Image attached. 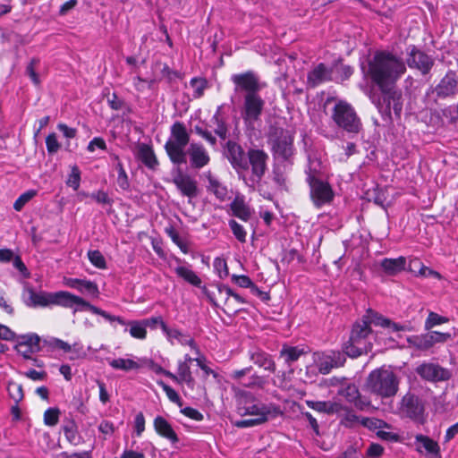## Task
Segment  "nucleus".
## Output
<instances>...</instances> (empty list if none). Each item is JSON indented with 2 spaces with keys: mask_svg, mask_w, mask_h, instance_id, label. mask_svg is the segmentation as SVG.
Listing matches in <instances>:
<instances>
[{
  "mask_svg": "<svg viewBox=\"0 0 458 458\" xmlns=\"http://www.w3.org/2000/svg\"><path fill=\"white\" fill-rule=\"evenodd\" d=\"M63 430L66 440L72 445H79L82 443V437L78 431V427L73 420L65 421Z\"/></svg>",
  "mask_w": 458,
  "mask_h": 458,
  "instance_id": "32",
  "label": "nucleus"
},
{
  "mask_svg": "<svg viewBox=\"0 0 458 458\" xmlns=\"http://www.w3.org/2000/svg\"><path fill=\"white\" fill-rule=\"evenodd\" d=\"M231 81L234 85V91L245 94L259 93L265 86L259 77L253 71L233 74Z\"/></svg>",
  "mask_w": 458,
  "mask_h": 458,
  "instance_id": "10",
  "label": "nucleus"
},
{
  "mask_svg": "<svg viewBox=\"0 0 458 458\" xmlns=\"http://www.w3.org/2000/svg\"><path fill=\"white\" fill-rule=\"evenodd\" d=\"M173 182L180 191L182 195L190 199L195 198L198 195L197 182L192 179L189 174H183L181 170L174 176Z\"/></svg>",
  "mask_w": 458,
  "mask_h": 458,
  "instance_id": "18",
  "label": "nucleus"
},
{
  "mask_svg": "<svg viewBox=\"0 0 458 458\" xmlns=\"http://www.w3.org/2000/svg\"><path fill=\"white\" fill-rule=\"evenodd\" d=\"M229 226L233 235L240 242H246L247 233L242 225L232 219L229 221Z\"/></svg>",
  "mask_w": 458,
  "mask_h": 458,
  "instance_id": "50",
  "label": "nucleus"
},
{
  "mask_svg": "<svg viewBox=\"0 0 458 458\" xmlns=\"http://www.w3.org/2000/svg\"><path fill=\"white\" fill-rule=\"evenodd\" d=\"M450 339V333H441L431 329V345L437 343H445Z\"/></svg>",
  "mask_w": 458,
  "mask_h": 458,
  "instance_id": "63",
  "label": "nucleus"
},
{
  "mask_svg": "<svg viewBox=\"0 0 458 458\" xmlns=\"http://www.w3.org/2000/svg\"><path fill=\"white\" fill-rule=\"evenodd\" d=\"M53 297L54 293L35 292L31 287H26L22 293L23 301L30 308L51 306Z\"/></svg>",
  "mask_w": 458,
  "mask_h": 458,
  "instance_id": "17",
  "label": "nucleus"
},
{
  "mask_svg": "<svg viewBox=\"0 0 458 458\" xmlns=\"http://www.w3.org/2000/svg\"><path fill=\"white\" fill-rule=\"evenodd\" d=\"M407 64L411 68H416L420 71L423 74L428 73L429 70V58L428 56L412 47L409 53Z\"/></svg>",
  "mask_w": 458,
  "mask_h": 458,
  "instance_id": "26",
  "label": "nucleus"
},
{
  "mask_svg": "<svg viewBox=\"0 0 458 458\" xmlns=\"http://www.w3.org/2000/svg\"><path fill=\"white\" fill-rule=\"evenodd\" d=\"M163 332L166 335L170 342L175 339L182 345H190L192 348L196 347L192 338L177 329L169 328L166 325H163Z\"/></svg>",
  "mask_w": 458,
  "mask_h": 458,
  "instance_id": "34",
  "label": "nucleus"
},
{
  "mask_svg": "<svg viewBox=\"0 0 458 458\" xmlns=\"http://www.w3.org/2000/svg\"><path fill=\"white\" fill-rule=\"evenodd\" d=\"M233 215L242 221H248L251 216L250 208L243 198L236 197L230 204Z\"/></svg>",
  "mask_w": 458,
  "mask_h": 458,
  "instance_id": "31",
  "label": "nucleus"
},
{
  "mask_svg": "<svg viewBox=\"0 0 458 458\" xmlns=\"http://www.w3.org/2000/svg\"><path fill=\"white\" fill-rule=\"evenodd\" d=\"M88 257L90 263L98 268L104 269L106 267V263L104 256L99 250H89Z\"/></svg>",
  "mask_w": 458,
  "mask_h": 458,
  "instance_id": "49",
  "label": "nucleus"
},
{
  "mask_svg": "<svg viewBox=\"0 0 458 458\" xmlns=\"http://www.w3.org/2000/svg\"><path fill=\"white\" fill-rule=\"evenodd\" d=\"M366 386L371 393L382 398H389L396 394L399 380L393 370L382 367L369 373Z\"/></svg>",
  "mask_w": 458,
  "mask_h": 458,
  "instance_id": "3",
  "label": "nucleus"
},
{
  "mask_svg": "<svg viewBox=\"0 0 458 458\" xmlns=\"http://www.w3.org/2000/svg\"><path fill=\"white\" fill-rule=\"evenodd\" d=\"M203 177L208 181L207 191L215 195L220 201H225L228 195L227 187L211 171L204 173Z\"/></svg>",
  "mask_w": 458,
  "mask_h": 458,
  "instance_id": "22",
  "label": "nucleus"
},
{
  "mask_svg": "<svg viewBox=\"0 0 458 458\" xmlns=\"http://www.w3.org/2000/svg\"><path fill=\"white\" fill-rule=\"evenodd\" d=\"M409 267L411 273L416 276H426L428 267L422 264L419 259H413L410 261Z\"/></svg>",
  "mask_w": 458,
  "mask_h": 458,
  "instance_id": "56",
  "label": "nucleus"
},
{
  "mask_svg": "<svg viewBox=\"0 0 458 458\" xmlns=\"http://www.w3.org/2000/svg\"><path fill=\"white\" fill-rule=\"evenodd\" d=\"M108 364L114 369L123 370L125 372L140 368V363L131 359L118 358L108 360Z\"/></svg>",
  "mask_w": 458,
  "mask_h": 458,
  "instance_id": "37",
  "label": "nucleus"
},
{
  "mask_svg": "<svg viewBox=\"0 0 458 458\" xmlns=\"http://www.w3.org/2000/svg\"><path fill=\"white\" fill-rule=\"evenodd\" d=\"M220 108L218 107L216 114L212 116L210 122L214 126V132L221 139L227 138L228 128L225 122L220 117Z\"/></svg>",
  "mask_w": 458,
  "mask_h": 458,
  "instance_id": "38",
  "label": "nucleus"
},
{
  "mask_svg": "<svg viewBox=\"0 0 458 458\" xmlns=\"http://www.w3.org/2000/svg\"><path fill=\"white\" fill-rule=\"evenodd\" d=\"M303 354V349H301L298 346L284 345L280 351V358L284 359V362L288 366H291L293 362L297 361Z\"/></svg>",
  "mask_w": 458,
  "mask_h": 458,
  "instance_id": "35",
  "label": "nucleus"
},
{
  "mask_svg": "<svg viewBox=\"0 0 458 458\" xmlns=\"http://www.w3.org/2000/svg\"><path fill=\"white\" fill-rule=\"evenodd\" d=\"M60 410L58 408H49L44 412V423L47 426L54 427L59 421Z\"/></svg>",
  "mask_w": 458,
  "mask_h": 458,
  "instance_id": "47",
  "label": "nucleus"
},
{
  "mask_svg": "<svg viewBox=\"0 0 458 458\" xmlns=\"http://www.w3.org/2000/svg\"><path fill=\"white\" fill-rule=\"evenodd\" d=\"M339 394L360 410H364L369 405V403L360 396L359 389L354 384H348L339 391Z\"/></svg>",
  "mask_w": 458,
  "mask_h": 458,
  "instance_id": "24",
  "label": "nucleus"
},
{
  "mask_svg": "<svg viewBox=\"0 0 458 458\" xmlns=\"http://www.w3.org/2000/svg\"><path fill=\"white\" fill-rule=\"evenodd\" d=\"M38 59L33 58L26 68V74L30 78L35 85H39L40 83L39 76L36 72V66L38 64Z\"/></svg>",
  "mask_w": 458,
  "mask_h": 458,
  "instance_id": "53",
  "label": "nucleus"
},
{
  "mask_svg": "<svg viewBox=\"0 0 458 458\" xmlns=\"http://www.w3.org/2000/svg\"><path fill=\"white\" fill-rule=\"evenodd\" d=\"M232 281L235 283L237 285L242 288H250L254 293L261 294L262 292L253 284L250 278L247 276L242 275H233Z\"/></svg>",
  "mask_w": 458,
  "mask_h": 458,
  "instance_id": "42",
  "label": "nucleus"
},
{
  "mask_svg": "<svg viewBox=\"0 0 458 458\" xmlns=\"http://www.w3.org/2000/svg\"><path fill=\"white\" fill-rule=\"evenodd\" d=\"M123 325L130 326L129 333L133 338L143 340L147 336V329L140 320H131Z\"/></svg>",
  "mask_w": 458,
  "mask_h": 458,
  "instance_id": "39",
  "label": "nucleus"
},
{
  "mask_svg": "<svg viewBox=\"0 0 458 458\" xmlns=\"http://www.w3.org/2000/svg\"><path fill=\"white\" fill-rule=\"evenodd\" d=\"M306 174V182L310 186V197L313 205L317 208H320L331 204L335 198V192L330 183L322 180L315 169L309 168Z\"/></svg>",
  "mask_w": 458,
  "mask_h": 458,
  "instance_id": "6",
  "label": "nucleus"
},
{
  "mask_svg": "<svg viewBox=\"0 0 458 458\" xmlns=\"http://www.w3.org/2000/svg\"><path fill=\"white\" fill-rule=\"evenodd\" d=\"M451 377V372L438 365L431 364V381H445Z\"/></svg>",
  "mask_w": 458,
  "mask_h": 458,
  "instance_id": "43",
  "label": "nucleus"
},
{
  "mask_svg": "<svg viewBox=\"0 0 458 458\" xmlns=\"http://www.w3.org/2000/svg\"><path fill=\"white\" fill-rule=\"evenodd\" d=\"M265 421H266L265 417H258L255 419H248V420H242L237 421L236 426L238 428H249V427H253L256 425L262 424Z\"/></svg>",
  "mask_w": 458,
  "mask_h": 458,
  "instance_id": "62",
  "label": "nucleus"
},
{
  "mask_svg": "<svg viewBox=\"0 0 458 458\" xmlns=\"http://www.w3.org/2000/svg\"><path fill=\"white\" fill-rule=\"evenodd\" d=\"M380 326L393 332L404 330V327L383 318L372 310H368L360 320L357 321L352 329L349 341L344 345V352L351 358H357L372 350L375 334L370 325Z\"/></svg>",
  "mask_w": 458,
  "mask_h": 458,
  "instance_id": "1",
  "label": "nucleus"
},
{
  "mask_svg": "<svg viewBox=\"0 0 458 458\" xmlns=\"http://www.w3.org/2000/svg\"><path fill=\"white\" fill-rule=\"evenodd\" d=\"M332 69L326 66L324 64H318L308 73V84L311 87H316L325 81H331Z\"/></svg>",
  "mask_w": 458,
  "mask_h": 458,
  "instance_id": "23",
  "label": "nucleus"
},
{
  "mask_svg": "<svg viewBox=\"0 0 458 458\" xmlns=\"http://www.w3.org/2000/svg\"><path fill=\"white\" fill-rule=\"evenodd\" d=\"M214 268L221 279L225 278L229 275L227 263L225 259L216 258L214 260Z\"/></svg>",
  "mask_w": 458,
  "mask_h": 458,
  "instance_id": "55",
  "label": "nucleus"
},
{
  "mask_svg": "<svg viewBox=\"0 0 458 458\" xmlns=\"http://www.w3.org/2000/svg\"><path fill=\"white\" fill-rule=\"evenodd\" d=\"M335 124L349 133H359L362 123L351 104L339 100L334 106L331 115Z\"/></svg>",
  "mask_w": 458,
  "mask_h": 458,
  "instance_id": "8",
  "label": "nucleus"
},
{
  "mask_svg": "<svg viewBox=\"0 0 458 458\" xmlns=\"http://www.w3.org/2000/svg\"><path fill=\"white\" fill-rule=\"evenodd\" d=\"M114 158L116 161L115 169L117 170L118 173V176L116 179L117 184L122 190L126 191L130 188L128 175L119 157L117 156H114Z\"/></svg>",
  "mask_w": 458,
  "mask_h": 458,
  "instance_id": "41",
  "label": "nucleus"
},
{
  "mask_svg": "<svg viewBox=\"0 0 458 458\" xmlns=\"http://www.w3.org/2000/svg\"><path fill=\"white\" fill-rule=\"evenodd\" d=\"M7 390L11 398L15 402V403H18L23 399L24 394L22 386L21 384L16 382H9Z\"/></svg>",
  "mask_w": 458,
  "mask_h": 458,
  "instance_id": "45",
  "label": "nucleus"
},
{
  "mask_svg": "<svg viewBox=\"0 0 458 458\" xmlns=\"http://www.w3.org/2000/svg\"><path fill=\"white\" fill-rule=\"evenodd\" d=\"M416 445L420 452L429 453V437L423 435L416 436Z\"/></svg>",
  "mask_w": 458,
  "mask_h": 458,
  "instance_id": "60",
  "label": "nucleus"
},
{
  "mask_svg": "<svg viewBox=\"0 0 458 458\" xmlns=\"http://www.w3.org/2000/svg\"><path fill=\"white\" fill-rule=\"evenodd\" d=\"M137 157L149 169L154 170L158 165L154 150L148 144L141 143L138 146Z\"/></svg>",
  "mask_w": 458,
  "mask_h": 458,
  "instance_id": "29",
  "label": "nucleus"
},
{
  "mask_svg": "<svg viewBox=\"0 0 458 458\" xmlns=\"http://www.w3.org/2000/svg\"><path fill=\"white\" fill-rule=\"evenodd\" d=\"M457 89V81L454 73H447L436 87L435 91L438 97H449Z\"/></svg>",
  "mask_w": 458,
  "mask_h": 458,
  "instance_id": "28",
  "label": "nucleus"
},
{
  "mask_svg": "<svg viewBox=\"0 0 458 458\" xmlns=\"http://www.w3.org/2000/svg\"><path fill=\"white\" fill-rule=\"evenodd\" d=\"M35 191H28L22 193L13 203V208L16 211H21L22 208L36 195Z\"/></svg>",
  "mask_w": 458,
  "mask_h": 458,
  "instance_id": "52",
  "label": "nucleus"
},
{
  "mask_svg": "<svg viewBox=\"0 0 458 458\" xmlns=\"http://www.w3.org/2000/svg\"><path fill=\"white\" fill-rule=\"evenodd\" d=\"M178 377L181 383H186L188 386L193 387L195 380L191 375L190 365L186 362L178 363Z\"/></svg>",
  "mask_w": 458,
  "mask_h": 458,
  "instance_id": "40",
  "label": "nucleus"
},
{
  "mask_svg": "<svg viewBox=\"0 0 458 458\" xmlns=\"http://www.w3.org/2000/svg\"><path fill=\"white\" fill-rule=\"evenodd\" d=\"M274 155L284 160H287L293 153V136L289 131L276 129L270 138Z\"/></svg>",
  "mask_w": 458,
  "mask_h": 458,
  "instance_id": "11",
  "label": "nucleus"
},
{
  "mask_svg": "<svg viewBox=\"0 0 458 458\" xmlns=\"http://www.w3.org/2000/svg\"><path fill=\"white\" fill-rule=\"evenodd\" d=\"M71 353L70 359H82L85 358L87 353L83 349V346L80 344H74L72 345V351L69 352Z\"/></svg>",
  "mask_w": 458,
  "mask_h": 458,
  "instance_id": "64",
  "label": "nucleus"
},
{
  "mask_svg": "<svg viewBox=\"0 0 458 458\" xmlns=\"http://www.w3.org/2000/svg\"><path fill=\"white\" fill-rule=\"evenodd\" d=\"M174 272L179 277L182 278L187 283L197 287L200 286L201 279L191 268L183 266H178L174 268Z\"/></svg>",
  "mask_w": 458,
  "mask_h": 458,
  "instance_id": "36",
  "label": "nucleus"
},
{
  "mask_svg": "<svg viewBox=\"0 0 458 458\" xmlns=\"http://www.w3.org/2000/svg\"><path fill=\"white\" fill-rule=\"evenodd\" d=\"M243 386L246 387H259L262 388L265 385V379L258 375H252L248 382H241Z\"/></svg>",
  "mask_w": 458,
  "mask_h": 458,
  "instance_id": "61",
  "label": "nucleus"
},
{
  "mask_svg": "<svg viewBox=\"0 0 458 458\" xmlns=\"http://www.w3.org/2000/svg\"><path fill=\"white\" fill-rule=\"evenodd\" d=\"M218 292L221 295L225 296V308L224 312L230 315V314H236L241 310L236 308L233 301L230 300L232 297L236 302L240 304L247 303V301L239 295L238 293H234L229 286L221 284L218 285Z\"/></svg>",
  "mask_w": 458,
  "mask_h": 458,
  "instance_id": "20",
  "label": "nucleus"
},
{
  "mask_svg": "<svg viewBox=\"0 0 458 458\" xmlns=\"http://www.w3.org/2000/svg\"><path fill=\"white\" fill-rule=\"evenodd\" d=\"M165 233L184 254H187L189 252L187 243L181 239L179 233L175 231L174 227L170 226L165 228Z\"/></svg>",
  "mask_w": 458,
  "mask_h": 458,
  "instance_id": "44",
  "label": "nucleus"
},
{
  "mask_svg": "<svg viewBox=\"0 0 458 458\" xmlns=\"http://www.w3.org/2000/svg\"><path fill=\"white\" fill-rule=\"evenodd\" d=\"M268 155L262 149L259 148H250L247 151V162L248 170L250 168V175L247 178L242 174V178L245 181V183L255 188L258 185L267 169Z\"/></svg>",
  "mask_w": 458,
  "mask_h": 458,
  "instance_id": "9",
  "label": "nucleus"
},
{
  "mask_svg": "<svg viewBox=\"0 0 458 458\" xmlns=\"http://www.w3.org/2000/svg\"><path fill=\"white\" fill-rule=\"evenodd\" d=\"M157 384L162 387V389L165 392L168 399L173 402V403H180L181 402V399H180V396L179 394L176 393L175 390H174L171 386H169L168 385H166L165 382L163 381H158Z\"/></svg>",
  "mask_w": 458,
  "mask_h": 458,
  "instance_id": "58",
  "label": "nucleus"
},
{
  "mask_svg": "<svg viewBox=\"0 0 458 458\" xmlns=\"http://www.w3.org/2000/svg\"><path fill=\"white\" fill-rule=\"evenodd\" d=\"M186 152V157L190 158L191 168L199 170L210 162V157L206 148L199 142H191Z\"/></svg>",
  "mask_w": 458,
  "mask_h": 458,
  "instance_id": "16",
  "label": "nucleus"
},
{
  "mask_svg": "<svg viewBox=\"0 0 458 458\" xmlns=\"http://www.w3.org/2000/svg\"><path fill=\"white\" fill-rule=\"evenodd\" d=\"M357 422H360L362 425L369 427V428L376 426V423H377L376 421H374L373 420L369 419V418H363L361 420H360L359 417L353 413L346 414V416L344 420V424L345 426H351L353 423H357Z\"/></svg>",
  "mask_w": 458,
  "mask_h": 458,
  "instance_id": "46",
  "label": "nucleus"
},
{
  "mask_svg": "<svg viewBox=\"0 0 458 458\" xmlns=\"http://www.w3.org/2000/svg\"><path fill=\"white\" fill-rule=\"evenodd\" d=\"M225 153L227 159L239 176L248 171L247 154L245 155L241 145L232 140L227 141Z\"/></svg>",
  "mask_w": 458,
  "mask_h": 458,
  "instance_id": "15",
  "label": "nucleus"
},
{
  "mask_svg": "<svg viewBox=\"0 0 458 458\" xmlns=\"http://www.w3.org/2000/svg\"><path fill=\"white\" fill-rule=\"evenodd\" d=\"M406 260L403 257L397 259H384L381 261V267L387 275H396L405 267Z\"/></svg>",
  "mask_w": 458,
  "mask_h": 458,
  "instance_id": "33",
  "label": "nucleus"
},
{
  "mask_svg": "<svg viewBox=\"0 0 458 458\" xmlns=\"http://www.w3.org/2000/svg\"><path fill=\"white\" fill-rule=\"evenodd\" d=\"M190 142V133L181 122L171 126V135L165 144V152L170 161L176 165L186 163L185 148Z\"/></svg>",
  "mask_w": 458,
  "mask_h": 458,
  "instance_id": "4",
  "label": "nucleus"
},
{
  "mask_svg": "<svg viewBox=\"0 0 458 458\" xmlns=\"http://www.w3.org/2000/svg\"><path fill=\"white\" fill-rule=\"evenodd\" d=\"M250 359L259 368H263L269 372L276 371V363L271 355L260 349H254L250 352Z\"/></svg>",
  "mask_w": 458,
  "mask_h": 458,
  "instance_id": "27",
  "label": "nucleus"
},
{
  "mask_svg": "<svg viewBox=\"0 0 458 458\" xmlns=\"http://www.w3.org/2000/svg\"><path fill=\"white\" fill-rule=\"evenodd\" d=\"M382 93V101L380 98L377 100L374 97H372V101L377 106L379 113H381L382 115L390 117L392 105L394 114L396 115H400L403 108L401 94L396 91H392V89L386 92Z\"/></svg>",
  "mask_w": 458,
  "mask_h": 458,
  "instance_id": "14",
  "label": "nucleus"
},
{
  "mask_svg": "<svg viewBox=\"0 0 458 458\" xmlns=\"http://www.w3.org/2000/svg\"><path fill=\"white\" fill-rule=\"evenodd\" d=\"M52 303L53 305H59L64 308L73 309L74 313L81 310L82 309H87L96 315H100L110 322L117 321L119 324H124V320L121 317L113 316L106 311L94 305H91L81 297L74 295L69 292L60 291L54 293Z\"/></svg>",
  "mask_w": 458,
  "mask_h": 458,
  "instance_id": "5",
  "label": "nucleus"
},
{
  "mask_svg": "<svg viewBox=\"0 0 458 458\" xmlns=\"http://www.w3.org/2000/svg\"><path fill=\"white\" fill-rule=\"evenodd\" d=\"M46 145L49 154H55L60 149L55 133H51L46 138Z\"/></svg>",
  "mask_w": 458,
  "mask_h": 458,
  "instance_id": "57",
  "label": "nucleus"
},
{
  "mask_svg": "<svg viewBox=\"0 0 458 458\" xmlns=\"http://www.w3.org/2000/svg\"><path fill=\"white\" fill-rule=\"evenodd\" d=\"M403 60L386 51H377L368 61L366 75L382 92L392 89L405 72Z\"/></svg>",
  "mask_w": 458,
  "mask_h": 458,
  "instance_id": "2",
  "label": "nucleus"
},
{
  "mask_svg": "<svg viewBox=\"0 0 458 458\" xmlns=\"http://www.w3.org/2000/svg\"><path fill=\"white\" fill-rule=\"evenodd\" d=\"M239 410L242 415H251L256 418L265 417L266 421L269 418L276 417L281 413L280 409L276 405H267L254 400L250 401L247 398Z\"/></svg>",
  "mask_w": 458,
  "mask_h": 458,
  "instance_id": "13",
  "label": "nucleus"
},
{
  "mask_svg": "<svg viewBox=\"0 0 458 458\" xmlns=\"http://www.w3.org/2000/svg\"><path fill=\"white\" fill-rule=\"evenodd\" d=\"M15 349L25 359H31V355L39 351V337L34 334L22 335L19 338Z\"/></svg>",
  "mask_w": 458,
  "mask_h": 458,
  "instance_id": "19",
  "label": "nucleus"
},
{
  "mask_svg": "<svg viewBox=\"0 0 458 458\" xmlns=\"http://www.w3.org/2000/svg\"><path fill=\"white\" fill-rule=\"evenodd\" d=\"M426 401L413 393L404 394L398 405L397 413L403 419L424 425L427 422Z\"/></svg>",
  "mask_w": 458,
  "mask_h": 458,
  "instance_id": "7",
  "label": "nucleus"
},
{
  "mask_svg": "<svg viewBox=\"0 0 458 458\" xmlns=\"http://www.w3.org/2000/svg\"><path fill=\"white\" fill-rule=\"evenodd\" d=\"M154 428L156 432L162 437L166 438L172 444L179 442V438L171 424L162 416H157L154 419Z\"/></svg>",
  "mask_w": 458,
  "mask_h": 458,
  "instance_id": "25",
  "label": "nucleus"
},
{
  "mask_svg": "<svg viewBox=\"0 0 458 458\" xmlns=\"http://www.w3.org/2000/svg\"><path fill=\"white\" fill-rule=\"evenodd\" d=\"M305 403L310 409L327 414L337 413L342 408L340 403L333 402L307 400Z\"/></svg>",
  "mask_w": 458,
  "mask_h": 458,
  "instance_id": "30",
  "label": "nucleus"
},
{
  "mask_svg": "<svg viewBox=\"0 0 458 458\" xmlns=\"http://www.w3.org/2000/svg\"><path fill=\"white\" fill-rule=\"evenodd\" d=\"M190 83L194 90L193 97L195 98L202 97L207 88V81L203 78H192Z\"/></svg>",
  "mask_w": 458,
  "mask_h": 458,
  "instance_id": "48",
  "label": "nucleus"
},
{
  "mask_svg": "<svg viewBox=\"0 0 458 458\" xmlns=\"http://www.w3.org/2000/svg\"><path fill=\"white\" fill-rule=\"evenodd\" d=\"M80 182H81V171L78 168V166L73 165L72 167L69 178L66 181V184L69 187H72L74 191H77L80 187Z\"/></svg>",
  "mask_w": 458,
  "mask_h": 458,
  "instance_id": "51",
  "label": "nucleus"
},
{
  "mask_svg": "<svg viewBox=\"0 0 458 458\" xmlns=\"http://www.w3.org/2000/svg\"><path fill=\"white\" fill-rule=\"evenodd\" d=\"M194 131L199 136L206 140L211 146L214 147L216 145V139L209 131L203 129L200 126H195Z\"/></svg>",
  "mask_w": 458,
  "mask_h": 458,
  "instance_id": "59",
  "label": "nucleus"
},
{
  "mask_svg": "<svg viewBox=\"0 0 458 458\" xmlns=\"http://www.w3.org/2000/svg\"><path fill=\"white\" fill-rule=\"evenodd\" d=\"M64 284L66 286L76 289L83 294L96 298L99 295L98 287L97 284L92 281L79 278H65Z\"/></svg>",
  "mask_w": 458,
  "mask_h": 458,
  "instance_id": "21",
  "label": "nucleus"
},
{
  "mask_svg": "<svg viewBox=\"0 0 458 458\" xmlns=\"http://www.w3.org/2000/svg\"><path fill=\"white\" fill-rule=\"evenodd\" d=\"M265 101L259 95L255 94H245L243 101V109L242 112V119L246 123L252 124L258 120L262 114L264 109Z\"/></svg>",
  "mask_w": 458,
  "mask_h": 458,
  "instance_id": "12",
  "label": "nucleus"
},
{
  "mask_svg": "<svg viewBox=\"0 0 458 458\" xmlns=\"http://www.w3.org/2000/svg\"><path fill=\"white\" fill-rule=\"evenodd\" d=\"M318 371L323 374H328L332 369L336 368L332 362V359H330L327 355H325L319 359L318 361Z\"/></svg>",
  "mask_w": 458,
  "mask_h": 458,
  "instance_id": "54",
  "label": "nucleus"
}]
</instances>
